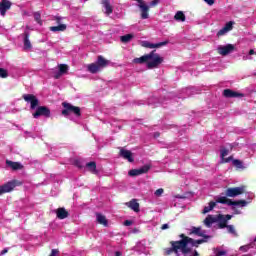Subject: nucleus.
<instances>
[{"label":"nucleus","instance_id":"obj_1","mask_svg":"<svg viewBox=\"0 0 256 256\" xmlns=\"http://www.w3.org/2000/svg\"><path fill=\"white\" fill-rule=\"evenodd\" d=\"M163 61H165V59L157 53V50H152L149 54H145L140 58L133 59V63L138 65H143V63H146L147 69H159Z\"/></svg>","mask_w":256,"mask_h":256},{"label":"nucleus","instance_id":"obj_2","mask_svg":"<svg viewBox=\"0 0 256 256\" xmlns=\"http://www.w3.org/2000/svg\"><path fill=\"white\" fill-rule=\"evenodd\" d=\"M193 240H178V241H170V248H166V255H171V253H179L181 251L184 255L191 252V248L187 247L188 243Z\"/></svg>","mask_w":256,"mask_h":256},{"label":"nucleus","instance_id":"obj_3","mask_svg":"<svg viewBox=\"0 0 256 256\" xmlns=\"http://www.w3.org/2000/svg\"><path fill=\"white\" fill-rule=\"evenodd\" d=\"M109 60L105 59V57L99 55L97 57L96 62L87 65V71L95 75V73H99L101 69H105V67H109Z\"/></svg>","mask_w":256,"mask_h":256},{"label":"nucleus","instance_id":"obj_4","mask_svg":"<svg viewBox=\"0 0 256 256\" xmlns=\"http://www.w3.org/2000/svg\"><path fill=\"white\" fill-rule=\"evenodd\" d=\"M62 115L64 117H69V115H75V117H81V108L78 106H73V104L69 102H62Z\"/></svg>","mask_w":256,"mask_h":256},{"label":"nucleus","instance_id":"obj_5","mask_svg":"<svg viewBox=\"0 0 256 256\" xmlns=\"http://www.w3.org/2000/svg\"><path fill=\"white\" fill-rule=\"evenodd\" d=\"M216 203H221L222 205H229L230 207H237L240 205V207H247V201L246 200H236L233 201L225 196L218 197L216 199Z\"/></svg>","mask_w":256,"mask_h":256},{"label":"nucleus","instance_id":"obj_6","mask_svg":"<svg viewBox=\"0 0 256 256\" xmlns=\"http://www.w3.org/2000/svg\"><path fill=\"white\" fill-rule=\"evenodd\" d=\"M23 182L19 180L9 181L1 186V193H11L15 189V187H21Z\"/></svg>","mask_w":256,"mask_h":256},{"label":"nucleus","instance_id":"obj_7","mask_svg":"<svg viewBox=\"0 0 256 256\" xmlns=\"http://www.w3.org/2000/svg\"><path fill=\"white\" fill-rule=\"evenodd\" d=\"M34 119H39V117H51V110L47 106H39L36 111L32 114Z\"/></svg>","mask_w":256,"mask_h":256},{"label":"nucleus","instance_id":"obj_8","mask_svg":"<svg viewBox=\"0 0 256 256\" xmlns=\"http://www.w3.org/2000/svg\"><path fill=\"white\" fill-rule=\"evenodd\" d=\"M22 99H24L26 103H30V109L32 110L39 107V99L33 94H23Z\"/></svg>","mask_w":256,"mask_h":256},{"label":"nucleus","instance_id":"obj_9","mask_svg":"<svg viewBox=\"0 0 256 256\" xmlns=\"http://www.w3.org/2000/svg\"><path fill=\"white\" fill-rule=\"evenodd\" d=\"M244 193H245V188L243 187L228 188L225 191L226 197H239V195H243Z\"/></svg>","mask_w":256,"mask_h":256},{"label":"nucleus","instance_id":"obj_10","mask_svg":"<svg viewBox=\"0 0 256 256\" xmlns=\"http://www.w3.org/2000/svg\"><path fill=\"white\" fill-rule=\"evenodd\" d=\"M151 169V166L144 165L138 169H132L128 172V175L130 177H138V175H144V173H149V170Z\"/></svg>","mask_w":256,"mask_h":256},{"label":"nucleus","instance_id":"obj_11","mask_svg":"<svg viewBox=\"0 0 256 256\" xmlns=\"http://www.w3.org/2000/svg\"><path fill=\"white\" fill-rule=\"evenodd\" d=\"M169 41H164V42H159L156 44H153L149 41H142L141 42V47H145V49H159V47H165Z\"/></svg>","mask_w":256,"mask_h":256},{"label":"nucleus","instance_id":"obj_12","mask_svg":"<svg viewBox=\"0 0 256 256\" xmlns=\"http://www.w3.org/2000/svg\"><path fill=\"white\" fill-rule=\"evenodd\" d=\"M233 51H235V45L233 44H227L225 46L218 47V53L223 57L229 55V53H233Z\"/></svg>","mask_w":256,"mask_h":256},{"label":"nucleus","instance_id":"obj_13","mask_svg":"<svg viewBox=\"0 0 256 256\" xmlns=\"http://www.w3.org/2000/svg\"><path fill=\"white\" fill-rule=\"evenodd\" d=\"M119 155L120 157H122V159H126V161H128L129 163H133L135 161V158H133V152H131L130 150L121 148L119 151Z\"/></svg>","mask_w":256,"mask_h":256},{"label":"nucleus","instance_id":"obj_14","mask_svg":"<svg viewBox=\"0 0 256 256\" xmlns=\"http://www.w3.org/2000/svg\"><path fill=\"white\" fill-rule=\"evenodd\" d=\"M223 96L226 97V99H235L237 97H244L245 95L243 93H239L231 89H225L223 91Z\"/></svg>","mask_w":256,"mask_h":256},{"label":"nucleus","instance_id":"obj_15","mask_svg":"<svg viewBox=\"0 0 256 256\" xmlns=\"http://www.w3.org/2000/svg\"><path fill=\"white\" fill-rule=\"evenodd\" d=\"M6 166L12 171H21L25 168L21 162H13L11 160H6Z\"/></svg>","mask_w":256,"mask_h":256},{"label":"nucleus","instance_id":"obj_16","mask_svg":"<svg viewBox=\"0 0 256 256\" xmlns=\"http://www.w3.org/2000/svg\"><path fill=\"white\" fill-rule=\"evenodd\" d=\"M12 6H13L12 1L1 0V15H2V17H5V15L7 14V11H9V9H11Z\"/></svg>","mask_w":256,"mask_h":256},{"label":"nucleus","instance_id":"obj_17","mask_svg":"<svg viewBox=\"0 0 256 256\" xmlns=\"http://www.w3.org/2000/svg\"><path fill=\"white\" fill-rule=\"evenodd\" d=\"M141 19H149V6L145 2L138 4Z\"/></svg>","mask_w":256,"mask_h":256},{"label":"nucleus","instance_id":"obj_18","mask_svg":"<svg viewBox=\"0 0 256 256\" xmlns=\"http://www.w3.org/2000/svg\"><path fill=\"white\" fill-rule=\"evenodd\" d=\"M190 235H197V237H203L204 239H211V236L205 234V231L201 230V227H192Z\"/></svg>","mask_w":256,"mask_h":256},{"label":"nucleus","instance_id":"obj_19","mask_svg":"<svg viewBox=\"0 0 256 256\" xmlns=\"http://www.w3.org/2000/svg\"><path fill=\"white\" fill-rule=\"evenodd\" d=\"M96 221L99 223V225H103V227H108L109 221L107 220V217L101 213H96Z\"/></svg>","mask_w":256,"mask_h":256},{"label":"nucleus","instance_id":"obj_20","mask_svg":"<svg viewBox=\"0 0 256 256\" xmlns=\"http://www.w3.org/2000/svg\"><path fill=\"white\" fill-rule=\"evenodd\" d=\"M86 167L90 173L93 175H99V171L97 170V163L95 161L86 163Z\"/></svg>","mask_w":256,"mask_h":256},{"label":"nucleus","instance_id":"obj_21","mask_svg":"<svg viewBox=\"0 0 256 256\" xmlns=\"http://www.w3.org/2000/svg\"><path fill=\"white\" fill-rule=\"evenodd\" d=\"M126 205L129 207V209H132L135 213H139V203L137 202L136 199H132L129 202H126Z\"/></svg>","mask_w":256,"mask_h":256},{"label":"nucleus","instance_id":"obj_22","mask_svg":"<svg viewBox=\"0 0 256 256\" xmlns=\"http://www.w3.org/2000/svg\"><path fill=\"white\" fill-rule=\"evenodd\" d=\"M216 221L218 222L219 229H225L227 225V220L225 219V215L219 214L217 216Z\"/></svg>","mask_w":256,"mask_h":256},{"label":"nucleus","instance_id":"obj_23","mask_svg":"<svg viewBox=\"0 0 256 256\" xmlns=\"http://www.w3.org/2000/svg\"><path fill=\"white\" fill-rule=\"evenodd\" d=\"M56 217L58 219H67V217H69V212L65 208H58L56 210Z\"/></svg>","mask_w":256,"mask_h":256},{"label":"nucleus","instance_id":"obj_24","mask_svg":"<svg viewBox=\"0 0 256 256\" xmlns=\"http://www.w3.org/2000/svg\"><path fill=\"white\" fill-rule=\"evenodd\" d=\"M102 5L105 9L106 15H111V13H113V6H111V1L102 0Z\"/></svg>","mask_w":256,"mask_h":256},{"label":"nucleus","instance_id":"obj_25","mask_svg":"<svg viewBox=\"0 0 256 256\" xmlns=\"http://www.w3.org/2000/svg\"><path fill=\"white\" fill-rule=\"evenodd\" d=\"M33 45H31V41L29 40V32H24V49L25 51H29L32 49Z\"/></svg>","mask_w":256,"mask_h":256},{"label":"nucleus","instance_id":"obj_26","mask_svg":"<svg viewBox=\"0 0 256 256\" xmlns=\"http://www.w3.org/2000/svg\"><path fill=\"white\" fill-rule=\"evenodd\" d=\"M50 31H52L53 33H57L59 31H66L67 30V25L65 24H59L58 26H52L49 28Z\"/></svg>","mask_w":256,"mask_h":256},{"label":"nucleus","instance_id":"obj_27","mask_svg":"<svg viewBox=\"0 0 256 256\" xmlns=\"http://www.w3.org/2000/svg\"><path fill=\"white\" fill-rule=\"evenodd\" d=\"M213 223H217V219L215 217H212L211 215H208L204 219V225H206V227H211V225H213Z\"/></svg>","mask_w":256,"mask_h":256},{"label":"nucleus","instance_id":"obj_28","mask_svg":"<svg viewBox=\"0 0 256 256\" xmlns=\"http://www.w3.org/2000/svg\"><path fill=\"white\" fill-rule=\"evenodd\" d=\"M215 207H217V202L211 201V202L209 203V206L204 207L202 213L207 214V213H209L210 211H213V209H215Z\"/></svg>","mask_w":256,"mask_h":256},{"label":"nucleus","instance_id":"obj_29","mask_svg":"<svg viewBox=\"0 0 256 256\" xmlns=\"http://www.w3.org/2000/svg\"><path fill=\"white\" fill-rule=\"evenodd\" d=\"M207 239L209 238H202L199 240L192 239V241H190V244L192 245V247H199V245H202V243H207Z\"/></svg>","mask_w":256,"mask_h":256},{"label":"nucleus","instance_id":"obj_30","mask_svg":"<svg viewBox=\"0 0 256 256\" xmlns=\"http://www.w3.org/2000/svg\"><path fill=\"white\" fill-rule=\"evenodd\" d=\"M175 21H181L182 23L185 22V14L183 11H178L174 16Z\"/></svg>","mask_w":256,"mask_h":256},{"label":"nucleus","instance_id":"obj_31","mask_svg":"<svg viewBox=\"0 0 256 256\" xmlns=\"http://www.w3.org/2000/svg\"><path fill=\"white\" fill-rule=\"evenodd\" d=\"M232 165L236 167V169H245V166H243V161L239 159H234L232 160Z\"/></svg>","mask_w":256,"mask_h":256},{"label":"nucleus","instance_id":"obj_32","mask_svg":"<svg viewBox=\"0 0 256 256\" xmlns=\"http://www.w3.org/2000/svg\"><path fill=\"white\" fill-rule=\"evenodd\" d=\"M133 37H134L133 34H126V35L120 37V41L122 43H129L131 41V39H133Z\"/></svg>","mask_w":256,"mask_h":256},{"label":"nucleus","instance_id":"obj_33","mask_svg":"<svg viewBox=\"0 0 256 256\" xmlns=\"http://www.w3.org/2000/svg\"><path fill=\"white\" fill-rule=\"evenodd\" d=\"M58 67H59V72L62 75H65V73H67V71H69V66H67L66 64H60Z\"/></svg>","mask_w":256,"mask_h":256},{"label":"nucleus","instance_id":"obj_34","mask_svg":"<svg viewBox=\"0 0 256 256\" xmlns=\"http://www.w3.org/2000/svg\"><path fill=\"white\" fill-rule=\"evenodd\" d=\"M233 25H234V22L229 21L228 23L225 24L223 28L229 33V31L233 30Z\"/></svg>","mask_w":256,"mask_h":256},{"label":"nucleus","instance_id":"obj_35","mask_svg":"<svg viewBox=\"0 0 256 256\" xmlns=\"http://www.w3.org/2000/svg\"><path fill=\"white\" fill-rule=\"evenodd\" d=\"M220 153H221V158L225 159V157L229 155V150L227 148H221Z\"/></svg>","mask_w":256,"mask_h":256},{"label":"nucleus","instance_id":"obj_36","mask_svg":"<svg viewBox=\"0 0 256 256\" xmlns=\"http://www.w3.org/2000/svg\"><path fill=\"white\" fill-rule=\"evenodd\" d=\"M226 228L228 229V232H230L232 235H235V237H237V232L235 231V227H233V225H228L226 226Z\"/></svg>","mask_w":256,"mask_h":256},{"label":"nucleus","instance_id":"obj_37","mask_svg":"<svg viewBox=\"0 0 256 256\" xmlns=\"http://www.w3.org/2000/svg\"><path fill=\"white\" fill-rule=\"evenodd\" d=\"M7 77H9V72L6 69L1 68V78L7 79Z\"/></svg>","mask_w":256,"mask_h":256},{"label":"nucleus","instance_id":"obj_38","mask_svg":"<svg viewBox=\"0 0 256 256\" xmlns=\"http://www.w3.org/2000/svg\"><path fill=\"white\" fill-rule=\"evenodd\" d=\"M164 193L163 188L157 189L154 193V195H156V197H161Z\"/></svg>","mask_w":256,"mask_h":256},{"label":"nucleus","instance_id":"obj_39","mask_svg":"<svg viewBox=\"0 0 256 256\" xmlns=\"http://www.w3.org/2000/svg\"><path fill=\"white\" fill-rule=\"evenodd\" d=\"M227 255V251L225 250H218L215 252V256H225Z\"/></svg>","mask_w":256,"mask_h":256},{"label":"nucleus","instance_id":"obj_40","mask_svg":"<svg viewBox=\"0 0 256 256\" xmlns=\"http://www.w3.org/2000/svg\"><path fill=\"white\" fill-rule=\"evenodd\" d=\"M226 33L228 32L224 28H222L217 32V37H223V35H225Z\"/></svg>","mask_w":256,"mask_h":256},{"label":"nucleus","instance_id":"obj_41","mask_svg":"<svg viewBox=\"0 0 256 256\" xmlns=\"http://www.w3.org/2000/svg\"><path fill=\"white\" fill-rule=\"evenodd\" d=\"M34 19H35V21H37V23L41 24V14L35 13L34 14Z\"/></svg>","mask_w":256,"mask_h":256},{"label":"nucleus","instance_id":"obj_42","mask_svg":"<svg viewBox=\"0 0 256 256\" xmlns=\"http://www.w3.org/2000/svg\"><path fill=\"white\" fill-rule=\"evenodd\" d=\"M180 237L182 238L181 241H193V238H190L189 236H186L185 234H181Z\"/></svg>","mask_w":256,"mask_h":256},{"label":"nucleus","instance_id":"obj_43","mask_svg":"<svg viewBox=\"0 0 256 256\" xmlns=\"http://www.w3.org/2000/svg\"><path fill=\"white\" fill-rule=\"evenodd\" d=\"M159 1H160V0H152V1L150 2V7H157V5H159Z\"/></svg>","mask_w":256,"mask_h":256},{"label":"nucleus","instance_id":"obj_44","mask_svg":"<svg viewBox=\"0 0 256 256\" xmlns=\"http://www.w3.org/2000/svg\"><path fill=\"white\" fill-rule=\"evenodd\" d=\"M61 19H63V18L60 17V16H55L54 17V21H56L57 25H61Z\"/></svg>","mask_w":256,"mask_h":256},{"label":"nucleus","instance_id":"obj_45","mask_svg":"<svg viewBox=\"0 0 256 256\" xmlns=\"http://www.w3.org/2000/svg\"><path fill=\"white\" fill-rule=\"evenodd\" d=\"M124 225H125L126 227H131V225H133V221H131V220H125V221H124Z\"/></svg>","mask_w":256,"mask_h":256},{"label":"nucleus","instance_id":"obj_46","mask_svg":"<svg viewBox=\"0 0 256 256\" xmlns=\"http://www.w3.org/2000/svg\"><path fill=\"white\" fill-rule=\"evenodd\" d=\"M57 255H59V250L58 249H52L50 256H57Z\"/></svg>","mask_w":256,"mask_h":256},{"label":"nucleus","instance_id":"obj_47","mask_svg":"<svg viewBox=\"0 0 256 256\" xmlns=\"http://www.w3.org/2000/svg\"><path fill=\"white\" fill-rule=\"evenodd\" d=\"M62 72L58 71L54 74V79H60V77L62 76Z\"/></svg>","mask_w":256,"mask_h":256},{"label":"nucleus","instance_id":"obj_48","mask_svg":"<svg viewBox=\"0 0 256 256\" xmlns=\"http://www.w3.org/2000/svg\"><path fill=\"white\" fill-rule=\"evenodd\" d=\"M224 163H230V161H233V156H230L228 158H224Z\"/></svg>","mask_w":256,"mask_h":256},{"label":"nucleus","instance_id":"obj_49","mask_svg":"<svg viewBox=\"0 0 256 256\" xmlns=\"http://www.w3.org/2000/svg\"><path fill=\"white\" fill-rule=\"evenodd\" d=\"M205 3H207L208 5H214L215 4V0H204Z\"/></svg>","mask_w":256,"mask_h":256},{"label":"nucleus","instance_id":"obj_50","mask_svg":"<svg viewBox=\"0 0 256 256\" xmlns=\"http://www.w3.org/2000/svg\"><path fill=\"white\" fill-rule=\"evenodd\" d=\"M162 231H165V229H169V224H163L161 226Z\"/></svg>","mask_w":256,"mask_h":256},{"label":"nucleus","instance_id":"obj_51","mask_svg":"<svg viewBox=\"0 0 256 256\" xmlns=\"http://www.w3.org/2000/svg\"><path fill=\"white\" fill-rule=\"evenodd\" d=\"M232 218L231 215L227 214V215H224V219L227 221H230V219Z\"/></svg>","mask_w":256,"mask_h":256},{"label":"nucleus","instance_id":"obj_52","mask_svg":"<svg viewBox=\"0 0 256 256\" xmlns=\"http://www.w3.org/2000/svg\"><path fill=\"white\" fill-rule=\"evenodd\" d=\"M9 252V249L5 248L1 251V255H5V253H8Z\"/></svg>","mask_w":256,"mask_h":256},{"label":"nucleus","instance_id":"obj_53","mask_svg":"<svg viewBox=\"0 0 256 256\" xmlns=\"http://www.w3.org/2000/svg\"><path fill=\"white\" fill-rule=\"evenodd\" d=\"M249 55H255V50L250 49V50H249Z\"/></svg>","mask_w":256,"mask_h":256},{"label":"nucleus","instance_id":"obj_54","mask_svg":"<svg viewBox=\"0 0 256 256\" xmlns=\"http://www.w3.org/2000/svg\"><path fill=\"white\" fill-rule=\"evenodd\" d=\"M160 135H161V134H160L159 132H155V133H154L155 139H157V137H160Z\"/></svg>","mask_w":256,"mask_h":256},{"label":"nucleus","instance_id":"obj_55","mask_svg":"<svg viewBox=\"0 0 256 256\" xmlns=\"http://www.w3.org/2000/svg\"><path fill=\"white\" fill-rule=\"evenodd\" d=\"M115 256H123V253L119 252V251H116L115 252Z\"/></svg>","mask_w":256,"mask_h":256},{"label":"nucleus","instance_id":"obj_56","mask_svg":"<svg viewBox=\"0 0 256 256\" xmlns=\"http://www.w3.org/2000/svg\"><path fill=\"white\" fill-rule=\"evenodd\" d=\"M135 1H137V3H139V5H142L143 3H145V1H143V0H135Z\"/></svg>","mask_w":256,"mask_h":256},{"label":"nucleus","instance_id":"obj_57","mask_svg":"<svg viewBox=\"0 0 256 256\" xmlns=\"http://www.w3.org/2000/svg\"><path fill=\"white\" fill-rule=\"evenodd\" d=\"M0 77H1V68H0Z\"/></svg>","mask_w":256,"mask_h":256},{"label":"nucleus","instance_id":"obj_58","mask_svg":"<svg viewBox=\"0 0 256 256\" xmlns=\"http://www.w3.org/2000/svg\"><path fill=\"white\" fill-rule=\"evenodd\" d=\"M0 195H1V186H0Z\"/></svg>","mask_w":256,"mask_h":256}]
</instances>
